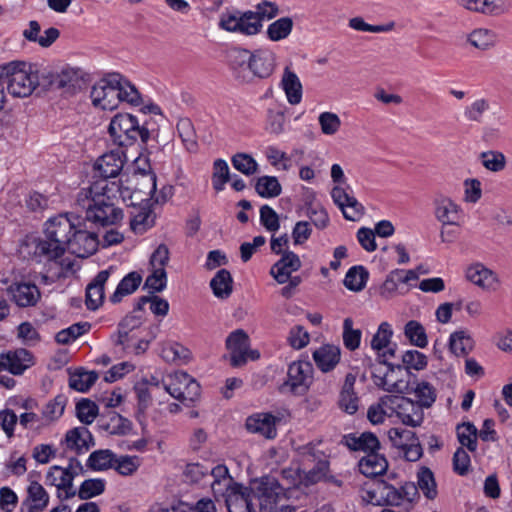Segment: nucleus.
I'll return each instance as SVG.
<instances>
[{
    "mask_svg": "<svg viewBox=\"0 0 512 512\" xmlns=\"http://www.w3.org/2000/svg\"><path fill=\"white\" fill-rule=\"evenodd\" d=\"M121 196L120 181L95 180L77 193L75 206L85 212L84 220L95 226L117 225L124 216L118 206Z\"/></svg>",
    "mask_w": 512,
    "mask_h": 512,
    "instance_id": "f257e3e1",
    "label": "nucleus"
},
{
    "mask_svg": "<svg viewBox=\"0 0 512 512\" xmlns=\"http://www.w3.org/2000/svg\"><path fill=\"white\" fill-rule=\"evenodd\" d=\"M79 217L71 219L68 215H59L45 223L43 238H28L23 247L37 261H56L62 257L70 245Z\"/></svg>",
    "mask_w": 512,
    "mask_h": 512,
    "instance_id": "f03ea898",
    "label": "nucleus"
},
{
    "mask_svg": "<svg viewBox=\"0 0 512 512\" xmlns=\"http://www.w3.org/2000/svg\"><path fill=\"white\" fill-rule=\"evenodd\" d=\"M226 59L235 78L243 83L269 78L276 66L275 54L267 49L233 47L227 51Z\"/></svg>",
    "mask_w": 512,
    "mask_h": 512,
    "instance_id": "7ed1b4c3",
    "label": "nucleus"
},
{
    "mask_svg": "<svg viewBox=\"0 0 512 512\" xmlns=\"http://www.w3.org/2000/svg\"><path fill=\"white\" fill-rule=\"evenodd\" d=\"M108 132L119 147L131 146L137 140L146 144L150 138L148 128L141 126L137 118L128 113L116 114L110 121Z\"/></svg>",
    "mask_w": 512,
    "mask_h": 512,
    "instance_id": "20e7f679",
    "label": "nucleus"
},
{
    "mask_svg": "<svg viewBox=\"0 0 512 512\" xmlns=\"http://www.w3.org/2000/svg\"><path fill=\"white\" fill-rule=\"evenodd\" d=\"M7 67V92L15 98L30 96L39 85L37 72L25 62H10Z\"/></svg>",
    "mask_w": 512,
    "mask_h": 512,
    "instance_id": "39448f33",
    "label": "nucleus"
},
{
    "mask_svg": "<svg viewBox=\"0 0 512 512\" xmlns=\"http://www.w3.org/2000/svg\"><path fill=\"white\" fill-rule=\"evenodd\" d=\"M85 469L81 462L72 457L69 459L68 465L62 467L59 465L51 466L45 476L46 485L55 486L59 491L58 497L61 498L60 491L65 493L64 499H71L76 496V490L73 486V480L79 475H83Z\"/></svg>",
    "mask_w": 512,
    "mask_h": 512,
    "instance_id": "423d86ee",
    "label": "nucleus"
},
{
    "mask_svg": "<svg viewBox=\"0 0 512 512\" xmlns=\"http://www.w3.org/2000/svg\"><path fill=\"white\" fill-rule=\"evenodd\" d=\"M387 371H381L376 368L372 372L373 383L380 389L399 394L411 393L412 385V374L406 370H403L401 365L396 367L391 364H387Z\"/></svg>",
    "mask_w": 512,
    "mask_h": 512,
    "instance_id": "0eeeda50",
    "label": "nucleus"
},
{
    "mask_svg": "<svg viewBox=\"0 0 512 512\" xmlns=\"http://www.w3.org/2000/svg\"><path fill=\"white\" fill-rule=\"evenodd\" d=\"M218 25L222 30L245 36L257 35L263 27L252 10L222 13Z\"/></svg>",
    "mask_w": 512,
    "mask_h": 512,
    "instance_id": "6e6552de",
    "label": "nucleus"
},
{
    "mask_svg": "<svg viewBox=\"0 0 512 512\" xmlns=\"http://www.w3.org/2000/svg\"><path fill=\"white\" fill-rule=\"evenodd\" d=\"M116 78L120 79V73H108L93 85L90 98L95 107L103 110H113L118 107L119 100L115 85H119V82H116Z\"/></svg>",
    "mask_w": 512,
    "mask_h": 512,
    "instance_id": "1a4fd4ad",
    "label": "nucleus"
},
{
    "mask_svg": "<svg viewBox=\"0 0 512 512\" xmlns=\"http://www.w3.org/2000/svg\"><path fill=\"white\" fill-rule=\"evenodd\" d=\"M249 491L252 497L258 499L259 505L265 508L287 497L285 487L270 475L254 480Z\"/></svg>",
    "mask_w": 512,
    "mask_h": 512,
    "instance_id": "9d476101",
    "label": "nucleus"
},
{
    "mask_svg": "<svg viewBox=\"0 0 512 512\" xmlns=\"http://www.w3.org/2000/svg\"><path fill=\"white\" fill-rule=\"evenodd\" d=\"M392 404L393 416H396L404 425L417 427L424 420V411L418 402L402 395H391L388 399Z\"/></svg>",
    "mask_w": 512,
    "mask_h": 512,
    "instance_id": "9b49d317",
    "label": "nucleus"
},
{
    "mask_svg": "<svg viewBox=\"0 0 512 512\" xmlns=\"http://www.w3.org/2000/svg\"><path fill=\"white\" fill-rule=\"evenodd\" d=\"M313 366L308 361L293 362L288 367L287 380L283 384V388L289 390L296 395L305 394L311 384Z\"/></svg>",
    "mask_w": 512,
    "mask_h": 512,
    "instance_id": "f8f14e48",
    "label": "nucleus"
},
{
    "mask_svg": "<svg viewBox=\"0 0 512 512\" xmlns=\"http://www.w3.org/2000/svg\"><path fill=\"white\" fill-rule=\"evenodd\" d=\"M68 251L80 258L92 255L98 248V237L94 232L85 228V223L77 222L72 234Z\"/></svg>",
    "mask_w": 512,
    "mask_h": 512,
    "instance_id": "ddd939ff",
    "label": "nucleus"
},
{
    "mask_svg": "<svg viewBox=\"0 0 512 512\" xmlns=\"http://www.w3.org/2000/svg\"><path fill=\"white\" fill-rule=\"evenodd\" d=\"M125 163L124 151L120 148L112 150L99 157L95 163V170L98 173V180L115 179L120 174Z\"/></svg>",
    "mask_w": 512,
    "mask_h": 512,
    "instance_id": "4468645a",
    "label": "nucleus"
},
{
    "mask_svg": "<svg viewBox=\"0 0 512 512\" xmlns=\"http://www.w3.org/2000/svg\"><path fill=\"white\" fill-rule=\"evenodd\" d=\"M226 348L230 351V364L233 367H241L246 364L250 340L243 329L231 332L225 341Z\"/></svg>",
    "mask_w": 512,
    "mask_h": 512,
    "instance_id": "2eb2a0df",
    "label": "nucleus"
},
{
    "mask_svg": "<svg viewBox=\"0 0 512 512\" xmlns=\"http://www.w3.org/2000/svg\"><path fill=\"white\" fill-rule=\"evenodd\" d=\"M83 71L80 68L64 67L60 72L51 75L50 86L64 93L74 94L81 88Z\"/></svg>",
    "mask_w": 512,
    "mask_h": 512,
    "instance_id": "dca6fc26",
    "label": "nucleus"
},
{
    "mask_svg": "<svg viewBox=\"0 0 512 512\" xmlns=\"http://www.w3.org/2000/svg\"><path fill=\"white\" fill-rule=\"evenodd\" d=\"M467 280L483 290H495L500 280L498 275L481 262L470 264L465 270Z\"/></svg>",
    "mask_w": 512,
    "mask_h": 512,
    "instance_id": "f3484780",
    "label": "nucleus"
},
{
    "mask_svg": "<svg viewBox=\"0 0 512 512\" xmlns=\"http://www.w3.org/2000/svg\"><path fill=\"white\" fill-rule=\"evenodd\" d=\"M340 443L350 451L368 454L380 450L381 444L377 436L372 432H354L343 435Z\"/></svg>",
    "mask_w": 512,
    "mask_h": 512,
    "instance_id": "a211bd4d",
    "label": "nucleus"
},
{
    "mask_svg": "<svg viewBox=\"0 0 512 512\" xmlns=\"http://www.w3.org/2000/svg\"><path fill=\"white\" fill-rule=\"evenodd\" d=\"M331 196L347 220L357 221L364 214L363 205L355 197L350 196L344 188L334 187L331 191Z\"/></svg>",
    "mask_w": 512,
    "mask_h": 512,
    "instance_id": "6ab92c4d",
    "label": "nucleus"
},
{
    "mask_svg": "<svg viewBox=\"0 0 512 512\" xmlns=\"http://www.w3.org/2000/svg\"><path fill=\"white\" fill-rule=\"evenodd\" d=\"M370 503L378 506H399L402 503L400 489L387 483L384 480H378L374 488L368 492Z\"/></svg>",
    "mask_w": 512,
    "mask_h": 512,
    "instance_id": "aec40b11",
    "label": "nucleus"
},
{
    "mask_svg": "<svg viewBox=\"0 0 512 512\" xmlns=\"http://www.w3.org/2000/svg\"><path fill=\"white\" fill-rule=\"evenodd\" d=\"M7 293L19 307L35 306L41 297L39 288L30 282H15L7 288Z\"/></svg>",
    "mask_w": 512,
    "mask_h": 512,
    "instance_id": "412c9836",
    "label": "nucleus"
},
{
    "mask_svg": "<svg viewBox=\"0 0 512 512\" xmlns=\"http://www.w3.org/2000/svg\"><path fill=\"white\" fill-rule=\"evenodd\" d=\"M278 421L279 418L271 413H257L246 419L245 426L249 432L261 434L267 439H274L277 436Z\"/></svg>",
    "mask_w": 512,
    "mask_h": 512,
    "instance_id": "4be33fe9",
    "label": "nucleus"
},
{
    "mask_svg": "<svg viewBox=\"0 0 512 512\" xmlns=\"http://www.w3.org/2000/svg\"><path fill=\"white\" fill-rule=\"evenodd\" d=\"M228 493H225L228 512H255L250 491L241 484H235Z\"/></svg>",
    "mask_w": 512,
    "mask_h": 512,
    "instance_id": "5701e85b",
    "label": "nucleus"
},
{
    "mask_svg": "<svg viewBox=\"0 0 512 512\" xmlns=\"http://www.w3.org/2000/svg\"><path fill=\"white\" fill-rule=\"evenodd\" d=\"M140 188H137L135 193H143L150 196L149 200H153L156 204H163L173 195L172 186H163L158 195L156 194V175L152 172L140 174Z\"/></svg>",
    "mask_w": 512,
    "mask_h": 512,
    "instance_id": "b1692460",
    "label": "nucleus"
},
{
    "mask_svg": "<svg viewBox=\"0 0 512 512\" xmlns=\"http://www.w3.org/2000/svg\"><path fill=\"white\" fill-rule=\"evenodd\" d=\"M356 383V375L348 373L345 376L344 383L339 393V408L350 415L355 414L359 408V397L357 396L354 386Z\"/></svg>",
    "mask_w": 512,
    "mask_h": 512,
    "instance_id": "393cba45",
    "label": "nucleus"
},
{
    "mask_svg": "<svg viewBox=\"0 0 512 512\" xmlns=\"http://www.w3.org/2000/svg\"><path fill=\"white\" fill-rule=\"evenodd\" d=\"M2 367L14 375H21L33 364V356L26 349L9 351L1 356Z\"/></svg>",
    "mask_w": 512,
    "mask_h": 512,
    "instance_id": "a878e982",
    "label": "nucleus"
},
{
    "mask_svg": "<svg viewBox=\"0 0 512 512\" xmlns=\"http://www.w3.org/2000/svg\"><path fill=\"white\" fill-rule=\"evenodd\" d=\"M341 350L338 346L326 344L313 352L316 366L324 373L332 371L339 363Z\"/></svg>",
    "mask_w": 512,
    "mask_h": 512,
    "instance_id": "bb28decb",
    "label": "nucleus"
},
{
    "mask_svg": "<svg viewBox=\"0 0 512 512\" xmlns=\"http://www.w3.org/2000/svg\"><path fill=\"white\" fill-rule=\"evenodd\" d=\"M109 271H100L86 288V306L89 310H96L104 300V285L109 278Z\"/></svg>",
    "mask_w": 512,
    "mask_h": 512,
    "instance_id": "cd10ccee",
    "label": "nucleus"
},
{
    "mask_svg": "<svg viewBox=\"0 0 512 512\" xmlns=\"http://www.w3.org/2000/svg\"><path fill=\"white\" fill-rule=\"evenodd\" d=\"M359 471L366 477H376L386 472L388 461L379 450L370 452L362 457L358 462Z\"/></svg>",
    "mask_w": 512,
    "mask_h": 512,
    "instance_id": "c85d7f7f",
    "label": "nucleus"
},
{
    "mask_svg": "<svg viewBox=\"0 0 512 512\" xmlns=\"http://www.w3.org/2000/svg\"><path fill=\"white\" fill-rule=\"evenodd\" d=\"M67 448L75 450L77 454L88 451L94 446L92 434L86 427H76L69 430L65 436Z\"/></svg>",
    "mask_w": 512,
    "mask_h": 512,
    "instance_id": "c756f323",
    "label": "nucleus"
},
{
    "mask_svg": "<svg viewBox=\"0 0 512 512\" xmlns=\"http://www.w3.org/2000/svg\"><path fill=\"white\" fill-rule=\"evenodd\" d=\"M209 477L213 478L210 486L214 496L216 497L223 496L225 493L233 490L232 488L237 484L230 476L228 468L222 464H219L209 470Z\"/></svg>",
    "mask_w": 512,
    "mask_h": 512,
    "instance_id": "7c9ffc66",
    "label": "nucleus"
},
{
    "mask_svg": "<svg viewBox=\"0 0 512 512\" xmlns=\"http://www.w3.org/2000/svg\"><path fill=\"white\" fill-rule=\"evenodd\" d=\"M280 85L286 94L289 104L297 105L301 102L303 94L301 81L289 67H285Z\"/></svg>",
    "mask_w": 512,
    "mask_h": 512,
    "instance_id": "2f4dec72",
    "label": "nucleus"
},
{
    "mask_svg": "<svg viewBox=\"0 0 512 512\" xmlns=\"http://www.w3.org/2000/svg\"><path fill=\"white\" fill-rule=\"evenodd\" d=\"M497 34L490 29L477 28L467 35V42L477 50L488 51L496 46Z\"/></svg>",
    "mask_w": 512,
    "mask_h": 512,
    "instance_id": "473e14b6",
    "label": "nucleus"
},
{
    "mask_svg": "<svg viewBox=\"0 0 512 512\" xmlns=\"http://www.w3.org/2000/svg\"><path fill=\"white\" fill-rule=\"evenodd\" d=\"M474 340L467 329L450 334V352L456 356H467L474 348Z\"/></svg>",
    "mask_w": 512,
    "mask_h": 512,
    "instance_id": "72a5a7b5",
    "label": "nucleus"
},
{
    "mask_svg": "<svg viewBox=\"0 0 512 512\" xmlns=\"http://www.w3.org/2000/svg\"><path fill=\"white\" fill-rule=\"evenodd\" d=\"M175 379L182 384V399L187 406L197 401L201 394L200 384L186 372H178Z\"/></svg>",
    "mask_w": 512,
    "mask_h": 512,
    "instance_id": "f704fd0d",
    "label": "nucleus"
},
{
    "mask_svg": "<svg viewBox=\"0 0 512 512\" xmlns=\"http://www.w3.org/2000/svg\"><path fill=\"white\" fill-rule=\"evenodd\" d=\"M213 294L220 299L228 298L233 291V279L226 269H220L210 281Z\"/></svg>",
    "mask_w": 512,
    "mask_h": 512,
    "instance_id": "c9c22d12",
    "label": "nucleus"
},
{
    "mask_svg": "<svg viewBox=\"0 0 512 512\" xmlns=\"http://www.w3.org/2000/svg\"><path fill=\"white\" fill-rule=\"evenodd\" d=\"M142 276L136 272L128 273L118 284L115 292L111 295L110 301L112 303H119L126 295L132 294L137 290L141 284Z\"/></svg>",
    "mask_w": 512,
    "mask_h": 512,
    "instance_id": "e433bc0d",
    "label": "nucleus"
},
{
    "mask_svg": "<svg viewBox=\"0 0 512 512\" xmlns=\"http://www.w3.org/2000/svg\"><path fill=\"white\" fill-rule=\"evenodd\" d=\"M117 81L119 85H115V87L119 103L126 102L132 106H139L142 103V98L137 88L122 74H120V79L116 78Z\"/></svg>",
    "mask_w": 512,
    "mask_h": 512,
    "instance_id": "4c0bfd02",
    "label": "nucleus"
},
{
    "mask_svg": "<svg viewBox=\"0 0 512 512\" xmlns=\"http://www.w3.org/2000/svg\"><path fill=\"white\" fill-rule=\"evenodd\" d=\"M116 455L109 449H100L92 452L86 466L93 471H103L115 465Z\"/></svg>",
    "mask_w": 512,
    "mask_h": 512,
    "instance_id": "58836bf2",
    "label": "nucleus"
},
{
    "mask_svg": "<svg viewBox=\"0 0 512 512\" xmlns=\"http://www.w3.org/2000/svg\"><path fill=\"white\" fill-rule=\"evenodd\" d=\"M176 128L186 150L196 152L198 149L197 135L192 121L189 118H180Z\"/></svg>",
    "mask_w": 512,
    "mask_h": 512,
    "instance_id": "ea45409f",
    "label": "nucleus"
},
{
    "mask_svg": "<svg viewBox=\"0 0 512 512\" xmlns=\"http://www.w3.org/2000/svg\"><path fill=\"white\" fill-rule=\"evenodd\" d=\"M28 499L32 502L28 512H42L48 505L49 495L37 481H31L28 489Z\"/></svg>",
    "mask_w": 512,
    "mask_h": 512,
    "instance_id": "a19ab883",
    "label": "nucleus"
},
{
    "mask_svg": "<svg viewBox=\"0 0 512 512\" xmlns=\"http://www.w3.org/2000/svg\"><path fill=\"white\" fill-rule=\"evenodd\" d=\"M100 426L115 435H125L132 429L131 421L116 412H111L106 419H101Z\"/></svg>",
    "mask_w": 512,
    "mask_h": 512,
    "instance_id": "79ce46f5",
    "label": "nucleus"
},
{
    "mask_svg": "<svg viewBox=\"0 0 512 512\" xmlns=\"http://www.w3.org/2000/svg\"><path fill=\"white\" fill-rule=\"evenodd\" d=\"M293 26L294 22L291 17H281L268 25L267 37L274 42L284 40L291 34Z\"/></svg>",
    "mask_w": 512,
    "mask_h": 512,
    "instance_id": "37998d69",
    "label": "nucleus"
},
{
    "mask_svg": "<svg viewBox=\"0 0 512 512\" xmlns=\"http://www.w3.org/2000/svg\"><path fill=\"white\" fill-rule=\"evenodd\" d=\"M391 395H385L376 404L369 407L367 411L368 420L376 425L383 423L386 417H393L392 404L389 403Z\"/></svg>",
    "mask_w": 512,
    "mask_h": 512,
    "instance_id": "c03bdc74",
    "label": "nucleus"
},
{
    "mask_svg": "<svg viewBox=\"0 0 512 512\" xmlns=\"http://www.w3.org/2000/svg\"><path fill=\"white\" fill-rule=\"evenodd\" d=\"M67 399L64 395H57L54 399L50 400L41 410V419L47 426L59 419L66 406Z\"/></svg>",
    "mask_w": 512,
    "mask_h": 512,
    "instance_id": "a18cd8bd",
    "label": "nucleus"
},
{
    "mask_svg": "<svg viewBox=\"0 0 512 512\" xmlns=\"http://www.w3.org/2000/svg\"><path fill=\"white\" fill-rule=\"evenodd\" d=\"M411 385V392H414L417 397L418 404L421 405L422 408L431 407L436 400L435 389L425 381L416 383V377L414 375H412Z\"/></svg>",
    "mask_w": 512,
    "mask_h": 512,
    "instance_id": "49530a36",
    "label": "nucleus"
},
{
    "mask_svg": "<svg viewBox=\"0 0 512 512\" xmlns=\"http://www.w3.org/2000/svg\"><path fill=\"white\" fill-rule=\"evenodd\" d=\"M144 320V316L132 312L123 318L118 325V340L116 344L124 345L125 342L129 341V333L139 328Z\"/></svg>",
    "mask_w": 512,
    "mask_h": 512,
    "instance_id": "de8ad7c7",
    "label": "nucleus"
},
{
    "mask_svg": "<svg viewBox=\"0 0 512 512\" xmlns=\"http://www.w3.org/2000/svg\"><path fill=\"white\" fill-rule=\"evenodd\" d=\"M456 434L459 443L466 446L469 451L474 452L477 449L478 430L471 422H464L456 426Z\"/></svg>",
    "mask_w": 512,
    "mask_h": 512,
    "instance_id": "09e8293b",
    "label": "nucleus"
},
{
    "mask_svg": "<svg viewBox=\"0 0 512 512\" xmlns=\"http://www.w3.org/2000/svg\"><path fill=\"white\" fill-rule=\"evenodd\" d=\"M369 273L363 266H354L348 270L344 279V285L351 291H361L368 280Z\"/></svg>",
    "mask_w": 512,
    "mask_h": 512,
    "instance_id": "8fccbe9b",
    "label": "nucleus"
},
{
    "mask_svg": "<svg viewBox=\"0 0 512 512\" xmlns=\"http://www.w3.org/2000/svg\"><path fill=\"white\" fill-rule=\"evenodd\" d=\"M255 190L263 198H273L281 194L282 187L276 177L262 176L257 179Z\"/></svg>",
    "mask_w": 512,
    "mask_h": 512,
    "instance_id": "3c124183",
    "label": "nucleus"
},
{
    "mask_svg": "<svg viewBox=\"0 0 512 512\" xmlns=\"http://www.w3.org/2000/svg\"><path fill=\"white\" fill-rule=\"evenodd\" d=\"M404 334L414 346L424 348L428 344L425 328L416 320H410L406 323Z\"/></svg>",
    "mask_w": 512,
    "mask_h": 512,
    "instance_id": "603ef678",
    "label": "nucleus"
},
{
    "mask_svg": "<svg viewBox=\"0 0 512 512\" xmlns=\"http://www.w3.org/2000/svg\"><path fill=\"white\" fill-rule=\"evenodd\" d=\"M98 379L95 371H76L69 379V386L79 392L88 391Z\"/></svg>",
    "mask_w": 512,
    "mask_h": 512,
    "instance_id": "864d4df0",
    "label": "nucleus"
},
{
    "mask_svg": "<svg viewBox=\"0 0 512 512\" xmlns=\"http://www.w3.org/2000/svg\"><path fill=\"white\" fill-rule=\"evenodd\" d=\"M105 481L100 478H91L83 481L76 491L81 500H88L101 495L105 491Z\"/></svg>",
    "mask_w": 512,
    "mask_h": 512,
    "instance_id": "5fc2aeb1",
    "label": "nucleus"
},
{
    "mask_svg": "<svg viewBox=\"0 0 512 512\" xmlns=\"http://www.w3.org/2000/svg\"><path fill=\"white\" fill-rule=\"evenodd\" d=\"M91 325L88 322H79L59 331L55 340L57 343L66 345L89 331Z\"/></svg>",
    "mask_w": 512,
    "mask_h": 512,
    "instance_id": "6e6d98bb",
    "label": "nucleus"
},
{
    "mask_svg": "<svg viewBox=\"0 0 512 512\" xmlns=\"http://www.w3.org/2000/svg\"><path fill=\"white\" fill-rule=\"evenodd\" d=\"M362 337V331L360 329L353 328V320L351 318H345L343 321V344L349 351H355L359 348Z\"/></svg>",
    "mask_w": 512,
    "mask_h": 512,
    "instance_id": "4d7b16f0",
    "label": "nucleus"
},
{
    "mask_svg": "<svg viewBox=\"0 0 512 512\" xmlns=\"http://www.w3.org/2000/svg\"><path fill=\"white\" fill-rule=\"evenodd\" d=\"M479 158L482 165L491 172H500L506 167V157L500 151H485L480 154Z\"/></svg>",
    "mask_w": 512,
    "mask_h": 512,
    "instance_id": "13d9d810",
    "label": "nucleus"
},
{
    "mask_svg": "<svg viewBox=\"0 0 512 512\" xmlns=\"http://www.w3.org/2000/svg\"><path fill=\"white\" fill-rule=\"evenodd\" d=\"M418 478V489L428 499H434L437 495L436 483L432 471L429 468L422 467L417 475Z\"/></svg>",
    "mask_w": 512,
    "mask_h": 512,
    "instance_id": "bf43d9fd",
    "label": "nucleus"
},
{
    "mask_svg": "<svg viewBox=\"0 0 512 512\" xmlns=\"http://www.w3.org/2000/svg\"><path fill=\"white\" fill-rule=\"evenodd\" d=\"M230 180L229 167L225 160L217 159L213 164L212 184L213 188L219 192L224 189V185Z\"/></svg>",
    "mask_w": 512,
    "mask_h": 512,
    "instance_id": "052dcab7",
    "label": "nucleus"
},
{
    "mask_svg": "<svg viewBox=\"0 0 512 512\" xmlns=\"http://www.w3.org/2000/svg\"><path fill=\"white\" fill-rule=\"evenodd\" d=\"M329 469L327 460H318L309 471L302 470L303 486L308 487L321 481Z\"/></svg>",
    "mask_w": 512,
    "mask_h": 512,
    "instance_id": "680f3d73",
    "label": "nucleus"
},
{
    "mask_svg": "<svg viewBox=\"0 0 512 512\" xmlns=\"http://www.w3.org/2000/svg\"><path fill=\"white\" fill-rule=\"evenodd\" d=\"M155 215L150 207H143L133 216L130 225L133 231L142 233L154 225Z\"/></svg>",
    "mask_w": 512,
    "mask_h": 512,
    "instance_id": "e2e57ef3",
    "label": "nucleus"
},
{
    "mask_svg": "<svg viewBox=\"0 0 512 512\" xmlns=\"http://www.w3.org/2000/svg\"><path fill=\"white\" fill-rule=\"evenodd\" d=\"M233 167L239 172L250 176L257 172L258 164L255 159L247 153H237L231 159Z\"/></svg>",
    "mask_w": 512,
    "mask_h": 512,
    "instance_id": "0e129e2a",
    "label": "nucleus"
},
{
    "mask_svg": "<svg viewBox=\"0 0 512 512\" xmlns=\"http://www.w3.org/2000/svg\"><path fill=\"white\" fill-rule=\"evenodd\" d=\"M161 356L167 362H186L190 358V351L179 343H172L162 348Z\"/></svg>",
    "mask_w": 512,
    "mask_h": 512,
    "instance_id": "69168bd1",
    "label": "nucleus"
},
{
    "mask_svg": "<svg viewBox=\"0 0 512 512\" xmlns=\"http://www.w3.org/2000/svg\"><path fill=\"white\" fill-rule=\"evenodd\" d=\"M76 414L83 424H91L98 415V406L89 399H81L76 404Z\"/></svg>",
    "mask_w": 512,
    "mask_h": 512,
    "instance_id": "338daca9",
    "label": "nucleus"
},
{
    "mask_svg": "<svg viewBox=\"0 0 512 512\" xmlns=\"http://www.w3.org/2000/svg\"><path fill=\"white\" fill-rule=\"evenodd\" d=\"M184 476L189 483L204 485L209 478V469L199 463H190L185 468Z\"/></svg>",
    "mask_w": 512,
    "mask_h": 512,
    "instance_id": "774afa93",
    "label": "nucleus"
}]
</instances>
